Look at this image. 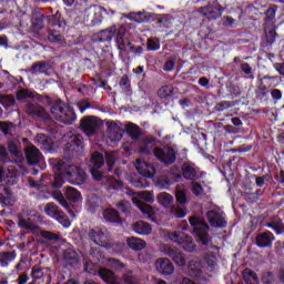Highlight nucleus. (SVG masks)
<instances>
[{
	"label": "nucleus",
	"mask_w": 284,
	"mask_h": 284,
	"mask_svg": "<svg viewBox=\"0 0 284 284\" xmlns=\"http://www.w3.org/2000/svg\"><path fill=\"white\" fill-rule=\"evenodd\" d=\"M128 246L131 250H134L135 252H139L141 250H145L148 243L145 241L139 239V237H129L126 240Z\"/></svg>",
	"instance_id": "nucleus-22"
},
{
	"label": "nucleus",
	"mask_w": 284,
	"mask_h": 284,
	"mask_svg": "<svg viewBox=\"0 0 284 284\" xmlns=\"http://www.w3.org/2000/svg\"><path fill=\"white\" fill-rule=\"evenodd\" d=\"M274 235L270 232H264L256 236V245L257 247H270L272 242L274 241Z\"/></svg>",
	"instance_id": "nucleus-19"
},
{
	"label": "nucleus",
	"mask_w": 284,
	"mask_h": 284,
	"mask_svg": "<svg viewBox=\"0 0 284 284\" xmlns=\"http://www.w3.org/2000/svg\"><path fill=\"white\" fill-rule=\"evenodd\" d=\"M132 230L135 231L136 234H140L141 236H148L152 234V226H150L149 223L140 221L135 222L132 225Z\"/></svg>",
	"instance_id": "nucleus-18"
},
{
	"label": "nucleus",
	"mask_w": 284,
	"mask_h": 284,
	"mask_svg": "<svg viewBox=\"0 0 284 284\" xmlns=\"http://www.w3.org/2000/svg\"><path fill=\"white\" fill-rule=\"evenodd\" d=\"M118 209L120 210V212H128V210H130V202L123 201L119 203Z\"/></svg>",
	"instance_id": "nucleus-61"
},
{
	"label": "nucleus",
	"mask_w": 284,
	"mask_h": 284,
	"mask_svg": "<svg viewBox=\"0 0 284 284\" xmlns=\"http://www.w3.org/2000/svg\"><path fill=\"white\" fill-rule=\"evenodd\" d=\"M171 185L172 180L165 176L160 178L156 182V187H159L160 190H168V187H170Z\"/></svg>",
	"instance_id": "nucleus-39"
},
{
	"label": "nucleus",
	"mask_w": 284,
	"mask_h": 284,
	"mask_svg": "<svg viewBox=\"0 0 284 284\" xmlns=\"http://www.w3.org/2000/svg\"><path fill=\"white\" fill-rule=\"evenodd\" d=\"M41 236L43 239H47V241H57L59 239V236H57V234L49 232V231H42Z\"/></svg>",
	"instance_id": "nucleus-58"
},
{
	"label": "nucleus",
	"mask_w": 284,
	"mask_h": 284,
	"mask_svg": "<svg viewBox=\"0 0 284 284\" xmlns=\"http://www.w3.org/2000/svg\"><path fill=\"white\" fill-rule=\"evenodd\" d=\"M48 40L51 42V43H61L63 41V38L61 37V34H59V32H51L49 36H48Z\"/></svg>",
	"instance_id": "nucleus-50"
},
{
	"label": "nucleus",
	"mask_w": 284,
	"mask_h": 284,
	"mask_svg": "<svg viewBox=\"0 0 284 284\" xmlns=\"http://www.w3.org/2000/svg\"><path fill=\"white\" fill-rule=\"evenodd\" d=\"M205 262L209 265L210 270H212L214 265H216V257L212 255L211 257H207Z\"/></svg>",
	"instance_id": "nucleus-63"
},
{
	"label": "nucleus",
	"mask_w": 284,
	"mask_h": 284,
	"mask_svg": "<svg viewBox=\"0 0 284 284\" xmlns=\"http://www.w3.org/2000/svg\"><path fill=\"white\" fill-rule=\"evenodd\" d=\"M92 12H93L92 23H93V26H98V23H101V21H103V16L105 14V9L102 7H94L92 9Z\"/></svg>",
	"instance_id": "nucleus-28"
},
{
	"label": "nucleus",
	"mask_w": 284,
	"mask_h": 284,
	"mask_svg": "<svg viewBox=\"0 0 284 284\" xmlns=\"http://www.w3.org/2000/svg\"><path fill=\"white\" fill-rule=\"evenodd\" d=\"M126 181L138 189L148 187L150 185V182H148L145 178H136L134 173L126 175Z\"/></svg>",
	"instance_id": "nucleus-20"
},
{
	"label": "nucleus",
	"mask_w": 284,
	"mask_h": 284,
	"mask_svg": "<svg viewBox=\"0 0 284 284\" xmlns=\"http://www.w3.org/2000/svg\"><path fill=\"white\" fill-rule=\"evenodd\" d=\"M36 141L37 143H40V145H43L44 148H50V145H52V140L43 133H39L36 136Z\"/></svg>",
	"instance_id": "nucleus-37"
},
{
	"label": "nucleus",
	"mask_w": 284,
	"mask_h": 284,
	"mask_svg": "<svg viewBox=\"0 0 284 284\" xmlns=\"http://www.w3.org/2000/svg\"><path fill=\"white\" fill-rule=\"evenodd\" d=\"M155 270L159 274H163L164 276H170V274H174V265L168 258H159L155 262Z\"/></svg>",
	"instance_id": "nucleus-15"
},
{
	"label": "nucleus",
	"mask_w": 284,
	"mask_h": 284,
	"mask_svg": "<svg viewBox=\"0 0 284 284\" xmlns=\"http://www.w3.org/2000/svg\"><path fill=\"white\" fill-rule=\"evenodd\" d=\"M192 192H193V194H195V196H201V194H203V186H201V184L194 182Z\"/></svg>",
	"instance_id": "nucleus-60"
},
{
	"label": "nucleus",
	"mask_w": 284,
	"mask_h": 284,
	"mask_svg": "<svg viewBox=\"0 0 284 284\" xmlns=\"http://www.w3.org/2000/svg\"><path fill=\"white\" fill-rule=\"evenodd\" d=\"M55 221L60 222L63 227H70L71 222L69 221L68 216L63 214V212H60V214L55 217Z\"/></svg>",
	"instance_id": "nucleus-45"
},
{
	"label": "nucleus",
	"mask_w": 284,
	"mask_h": 284,
	"mask_svg": "<svg viewBox=\"0 0 284 284\" xmlns=\"http://www.w3.org/2000/svg\"><path fill=\"white\" fill-rule=\"evenodd\" d=\"M262 281L264 284L274 283V273H272V272L264 273L262 276Z\"/></svg>",
	"instance_id": "nucleus-57"
},
{
	"label": "nucleus",
	"mask_w": 284,
	"mask_h": 284,
	"mask_svg": "<svg viewBox=\"0 0 284 284\" xmlns=\"http://www.w3.org/2000/svg\"><path fill=\"white\" fill-rule=\"evenodd\" d=\"M173 92H174V88L172 85L170 84L163 85L158 90V97L160 99H168V97H172Z\"/></svg>",
	"instance_id": "nucleus-33"
},
{
	"label": "nucleus",
	"mask_w": 284,
	"mask_h": 284,
	"mask_svg": "<svg viewBox=\"0 0 284 284\" xmlns=\"http://www.w3.org/2000/svg\"><path fill=\"white\" fill-rule=\"evenodd\" d=\"M125 26L114 24L108 29L102 30L99 33L100 41H112L115 37L116 48L120 52H126L128 47L125 45Z\"/></svg>",
	"instance_id": "nucleus-1"
},
{
	"label": "nucleus",
	"mask_w": 284,
	"mask_h": 284,
	"mask_svg": "<svg viewBox=\"0 0 284 284\" xmlns=\"http://www.w3.org/2000/svg\"><path fill=\"white\" fill-rule=\"evenodd\" d=\"M31 276L32 278H34V281H39V278H43V271L41 270V267L34 266L32 268Z\"/></svg>",
	"instance_id": "nucleus-51"
},
{
	"label": "nucleus",
	"mask_w": 284,
	"mask_h": 284,
	"mask_svg": "<svg viewBox=\"0 0 284 284\" xmlns=\"http://www.w3.org/2000/svg\"><path fill=\"white\" fill-rule=\"evenodd\" d=\"M243 280L246 284H258V276L250 268L243 271Z\"/></svg>",
	"instance_id": "nucleus-25"
},
{
	"label": "nucleus",
	"mask_w": 284,
	"mask_h": 284,
	"mask_svg": "<svg viewBox=\"0 0 284 284\" xmlns=\"http://www.w3.org/2000/svg\"><path fill=\"white\" fill-rule=\"evenodd\" d=\"M61 179H64V181H69V183H72L73 185H83L88 176L85 175V171L79 169V166L69 165L65 173H59L55 176L53 187H61V185H63V182H59L61 181Z\"/></svg>",
	"instance_id": "nucleus-2"
},
{
	"label": "nucleus",
	"mask_w": 284,
	"mask_h": 284,
	"mask_svg": "<svg viewBox=\"0 0 284 284\" xmlns=\"http://www.w3.org/2000/svg\"><path fill=\"white\" fill-rule=\"evenodd\" d=\"M0 103L1 105H4V108H10L14 105L16 100L12 95H0Z\"/></svg>",
	"instance_id": "nucleus-40"
},
{
	"label": "nucleus",
	"mask_w": 284,
	"mask_h": 284,
	"mask_svg": "<svg viewBox=\"0 0 284 284\" xmlns=\"http://www.w3.org/2000/svg\"><path fill=\"white\" fill-rule=\"evenodd\" d=\"M90 236H91V239L94 241V243L97 244V245H102V243H105V234H103V233H99V232H95V231H92L91 233H90Z\"/></svg>",
	"instance_id": "nucleus-38"
},
{
	"label": "nucleus",
	"mask_w": 284,
	"mask_h": 284,
	"mask_svg": "<svg viewBox=\"0 0 284 284\" xmlns=\"http://www.w3.org/2000/svg\"><path fill=\"white\" fill-rule=\"evenodd\" d=\"M19 226L24 227V230H34V223L30 220L22 219L19 221Z\"/></svg>",
	"instance_id": "nucleus-52"
},
{
	"label": "nucleus",
	"mask_w": 284,
	"mask_h": 284,
	"mask_svg": "<svg viewBox=\"0 0 284 284\" xmlns=\"http://www.w3.org/2000/svg\"><path fill=\"white\" fill-rule=\"evenodd\" d=\"M26 156L30 165H37V163L41 161V152H39V149L34 145L26 148Z\"/></svg>",
	"instance_id": "nucleus-16"
},
{
	"label": "nucleus",
	"mask_w": 284,
	"mask_h": 284,
	"mask_svg": "<svg viewBox=\"0 0 284 284\" xmlns=\"http://www.w3.org/2000/svg\"><path fill=\"white\" fill-rule=\"evenodd\" d=\"M275 70L278 71L280 74H283L284 75V64L283 63H276L274 65Z\"/></svg>",
	"instance_id": "nucleus-64"
},
{
	"label": "nucleus",
	"mask_w": 284,
	"mask_h": 284,
	"mask_svg": "<svg viewBox=\"0 0 284 284\" xmlns=\"http://www.w3.org/2000/svg\"><path fill=\"white\" fill-rule=\"evenodd\" d=\"M124 43L126 45V52L130 50V52H133V54H142L143 53V47H141V45L132 47L130 44V41H125V40H124Z\"/></svg>",
	"instance_id": "nucleus-44"
},
{
	"label": "nucleus",
	"mask_w": 284,
	"mask_h": 284,
	"mask_svg": "<svg viewBox=\"0 0 284 284\" xmlns=\"http://www.w3.org/2000/svg\"><path fill=\"white\" fill-rule=\"evenodd\" d=\"M126 132L131 135V139H133L134 141H136V139L141 136V129H139V126L134 123L126 124Z\"/></svg>",
	"instance_id": "nucleus-32"
},
{
	"label": "nucleus",
	"mask_w": 284,
	"mask_h": 284,
	"mask_svg": "<svg viewBox=\"0 0 284 284\" xmlns=\"http://www.w3.org/2000/svg\"><path fill=\"white\" fill-rule=\"evenodd\" d=\"M105 221L110 223H120L119 213L114 209H106L103 211Z\"/></svg>",
	"instance_id": "nucleus-26"
},
{
	"label": "nucleus",
	"mask_w": 284,
	"mask_h": 284,
	"mask_svg": "<svg viewBox=\"0 0 284 284\" xmlns=\"http://www.w3.org/2000/svg\"><path fill=\"white\" fill-rule=\"evenodd\" d=\"M44 212L47 216H50L51 219H57L59 214H61V211H59V207H57V204L53 202H50L45 205Z\"/></svg>",
	"instance_id": "nucleus-30"
},
{
	"label": "nucleus",
	"mask_w": 284,
	"mask_h": 284,
	"mask_svg": "<svg viewBox=\"0 0 284 284\" xmlns=\"http://www.w3.org/2000/svg\"><path fill=\"white\" fill-rule=\"evenodd\" d=\"M154 155L156 159H159V161H161V163H164L165 165H171V163L176 161V153H174V149H156L154 151Z\"/></svg>",
	"instance_id": "nucleus-11"
},
{
	"label": "nucleus",
	"mask_w": 284,
	"mask_h": 284,
	"mask_svg": "<svg viewBox=\"0 0 284 284\" xmlns=\"http://www.w3.org/2000/svg\"><path fill=\"white\" fill-rule=\"evenodd\" d=\"M81 128L87 136H92L99 128V119L94 116L83 118L81 120Z\"/></svg>",
	"instance_id": "nucleus-14"
},
{
	"label": "nucleus",
	"mask_w": 284,
	"mask_h": 284,
	"mask_svg": "<svg viewBox=\"0 0 284 284\" xmlns=\"http://www.w3.org/2000/svg\"><path fill=\"white\" fill-rule=\"evenodd\" d=\"M53 199L55 201H58V203H60V205H62V207H67L68 209V201H65V197H63V194L61 192H55L53 194Z\"/></svg>",
	"instance_id": "nucleus-49"
},
{
	"label": "nucleus",
	"mask_w": 284,
	"mask_h": 284,
	"mask_svg": "<svg viewBox=\"0 0 284 284\" xmlns=\"http://www.w3.org/2000/svg\"><path fill=\"white\" fill-rule=\"evenodd\" d=\"M99 276L100 278H102V281H104V283L108 284H134L136 283V281H134V277H132V272H129L124 275L123 280H119L116 278V276H114V273H112V271L108 270V268H101L99 271Z\"/></svg>",
	"instance_id": "nucleus-6"
},
{
	"label": "nucleus",
	"mask_w": 284,
	"mask_h": 284,
	"mask_svg": "<svg viewBox=\"0 0 284 284\" xmlns=\"http://www.w3.org/2000/svg\"><path fill=\"white\" fill-rule=\"evenodd\" d=\"M199 265L200 264H194V263H191L190 265H189V267H190V275L191 276H195L196 278H197V276H200V274H201V268H199Z\"/></svg>",
	"instance_id": "nucleus-55"
},
{
	"label": "nucleus",
	"mask_w": 284,
	"mask_h": 284,
	"mask_svg": "<svg viewBox=\"0 0 284 284\" xmlns=\"http://www.w3.org/2000/svg\"><path fill=\"white\" fill-rule=\"evenodd\" d=\"M115 161H116V152L106 153V165L109 170H112V166L114 165Z\"/></svg>",
	"instance_id": "nucleus-46"
},
{
	"label": "nucleus",
	"mask_w": 284,
	"mask_h": 284,
	"mask_svg": "<svg viewBox=\"0 0 284 284\" xmlns=\"http://www.w3.org/2000/svg\"><path fill=\"white\" fill-rule=\"evenodd\" d=\"M108 139L106 141L108 145H114L115 143H119V140L123 138V132L121 131V126L116 125V122L109 121L108 122Z\"/></svg>",
	"instance_id": "nucleus-10"
},
{
	"label": "nucleus",
	"mask_w": 284,
	"mask_h": 284,
	"mask_svg": "<svg viewBox=\"0 0 284 284\" xmlns=\"http://www.w3.org/2000/svg\"><path fill=\"white\" fill-rule=\"evenodd\" d=\"M135 169L138 170V172L144 176V179H152L155 174H156V169L154 168V165L138 159L134 163Z\"/></svg>",
	"instance_id": "nucleus-12"
},
{
	"label": "nucleus",
	"mask_w": 284,
	"mask_h": 284,
	"mask_svg": "<svg viewBox=\"0 0 284 284\" xmlns=\"http://www.w3.org/2000/svg\"><path fill=\"white\" fill-rule=\"evenodd\" d=\"M169 239L170 241H173V243L182 245V247L186 250V252H194V242H192V237L173 232L169 233Z\"/></svg>",
	"instance_id": "nucleus-8"
},
{
	"label": "nucleus",
	"mask_w": 284,
	"mask_h": 284,
	"mask_svg": "<svg viewBox=\"0 0 284 284\" xmlns=\"http://www.w3.org/2000/svg\"><path fill=\"white\" fill-rule=\"evenodd\" d=\"M91 163H92V166L90 171L94 181H101V179H103V174L97 170H99V168H103L105 163L103 155H101L99 152L93 153L91 158Z\"/></svg>",
	"instance_id": "nucleus-9"
},
{
	"label": "nucleus",
	"mask_w": 284,
	"mask_h": 284,
	"mask_svg": "<svg viewBox=\"0 0 284 284\" xmlns=\"http://www.w3.org/2000/svg\"><path fill=\"white\" fill-rule=\"evenodd\" d=\"M34 97V92L30 90H19L17 93L18 101H23V99H30Z\"/></svg>",
	"instance_id": "nucleus-42"
},
{
	"label": "nucleus",
	"mask_w": 284,
	"mask_h": 284,
	"mask_svg": "<svg viewBox=\"0 0 284 284\" xmlns=\"http://www.w3.org/2000/svg\"><path fill=\"white\" fill-rule=\"evenodd\" d=\"M169 176L172 181H179L181 179V172H179V169L172 168Z\"/></svg>",
	"instance_id": "nucleus-59"
},
{
	"label": "nucleus",
	"mask_w": 284,
	"mask_h": 284,
	"mask_svg": "<svg viewBox=\"0 0 284 284\" xmlns=\"http://www.w3.org/2000/svg\"><path fill=\"white\" fill-rule=\"evenodd\" d=\"M182 174L184 179H194L196 176V168H194V164L185 163L182 166Z\"/></svg>",
	"instance_id": "nucleus-27"
},
{
	"label": "nucleus",
	"mask_w": 284,
	"mask_h": 284,
	"mask_svg": "<svg viewBox=\"0 0 284 284\" xmlns=\"http://www.w3.org/2000/svg\"><path fill=\"white\" fill-rule=\"evenodd\" d=\"M158 201L163 207H170L174 202V197L170 193L163 192L158 195Z\"/></svg>",
	"instance_id": "nucleus-29"
},
{
	"label": "nucleus",
	"mask_w": 284,
	"mask_h": 284,
	"mask_svg": "<svg viewBox=\"0 0 284 284\" xmlns=\"http://www.w3.org/2000/svg\"><path fill=\"white\" fill-rule=\"evenodd\" d=\"M209 223L212 227H225L227 222L225 221V213L221 210H213L207 213Z\"/></svg>",
	"instance_id": "nucleus-13"
},
{
	"label": "nucleus",
	"mask_w": 284,
	"mask_h": 284,
	"mask_svg": "<svg viewBox=\"0 0 284 284\" xmlns=\"http://www.w3.org/2000/svg\"><path fill=\"white\" fill-rule=\"evenodd\" d=\"M67 199H69V201H73L74 203H79V201H81L83 197L81 196V192H79L77 189L68 187Z\"/></svg>",
	"instance_id": "nucleus-31"
},
{
	"label": "nucleus",
	"mask_w": 284,
	"mask_h": 284,
	"mask_svg": "<svg viewBox=\"0 0 284 284\" xmlns=\"http://www.w3.org/2000/svg\"><path fill=\"white\" fill-rule=\"evenodd\" d=\"M171 214L174 219H185L187 216V209L181 206H172Z\"/></svg>",
	"instance_id": "nucleus-35"
},
{
	"label": "nucleus",
	"mask_w": 284,
	"mask_h": 284,
	"mask_svg": "<svg viewBox=\"0 0 284 284\" xmlns=\"http://www.w3.org/2000/svg\"><path fill=\"white\" fill-rule=\"evenodd\" d=\"M106 265L109 267H112L113 270H121V267H125L123 263H121L119 260L109 258L106 261Z\"/></svg>",
	"instance_id": "nucleus-43"
},
{
	"label": "nucleus",
	"mask_w": 284,
	"mask_h": 284,
	"mask_svg": "<svg viewBox=\"0 0 284 284\" xmlns=\"http://www.w3.org/2000/svg\"><path fill=\"white\" fill-rule=\"evenodd\" d=\"M175 199L180 205H185V203H187V195H185V191L183 190H176Z\"/></svg>",
	"instance_id": "nucleus-41"
},
{
	"label": "nucleus",
	"mask_w": 284,
	"mask_h": 284,
	"mask_svg": "<svg viewBox=\"0 0 284 284\" xmlns=\"http://www.w3.org/2000/svg\"><path fill=\"white\" fill-rule=\"evenodd\" d=\"M13 128L14 125H12L10 122H0V130L3 132V134H10Z\"/></svg>",
	"instance_id": "nucleus-48"
},
{
	"label": "nucleus",
	"mask_w": 284,
	"mask_h": 284,
	"mask_svg": "<svg viewBox=\"0 0 284 284\" xmlns=\"http://www.w3.org/2000/svg\"><path fill=\"white\" fill-rule=\"evenodd\" d=\"M190 224L193 227L194 234L199 236L200 241L202 242V245H207L210 242V237H207V230H210V226L197 217H191Z\"/></svg>",
	"instance_id": "nucleus-7"
},
{
	"label": "nucleus",
	"mask_w": 284,
	"mask_h": 284,
	"mask_svg": "<svg viewBox=\"0 0 284 284\" xmlns=\"http://www.w3.org/2000/svg\"><path fill=\"white\" fill-rule=\"evenodd\" d=\"M27 112L32 116H40L41 119H48V113H45V109L38 104L29 103L27 104Z\"/></svg>",
	"instance_id": "nucleus-21"
},
{
	"label": "nucleus",
	"mask_w": 284,
	"mask_h": 284,
	"mask_svg": "<svg viewBox=\"0 0 284 284\" xmlns=\"http://www.w3.org/2000/svg\"><path fill=\"white\" fill-rule=\"evenodd\" d=\"M9 152L12 154V156H16L18 161H23V152L19 150V141L12 140L8 143Z\"/></svg>",
	"instance_id": "nucleus-24"
},
{
	"label": "nucleus",
	"mask_w": 284,
	"mask_h": 284,
	"mask_svg": "<svg viewBox=\"0 0 284 284\" xmlns=\"http://www.w3.org/2000/svg\"><path fill=\"white\" fill-rule=\"evenodd\" d=\"M128 19L130 21H135L136 23H145V21H150V13L145 11L131 12L128 14Z\"/></svg>",
	"instance_id": "nucleus-23"
},
{
	"label": "nucleus",
	"mask_w": 284,
	"mask_h": 284,
	"mask_svg": "<svg viewBox=\"0 0 284 284\" xmlns=\"http://www.w3.org/2000/svg\"><path fill=\"white\" fill-rule=\"evenodd\" d=\"M146 48L148 50H159L161 48V43L159 42V40H152L149 39L146 42Z\"/></svg>",
	"instance_id": "nucleus-53"
},
{
	"label": "nucleus",
	"mask_w": 284,
	"mask_h": 284,
	"mask_svg": "<svg viewBox=\"0 0 284 284\" xmlns=\"http://www.w3.org/2000/svg\"><path fill=\"white\" fill-rule=\"evenodd\" d=\"M31 72L33 74H48V64L44 62L37 63L32 67Z\"/></svg>",
	"instance_id": "nucleus-36"
},
{
	"label": "nucleus",
	"mask_w": 284,
	"mask_h": 284,
	"mask_svg": "<svg viewBox=\"0 0 284 284\" xmlns=\"http://www.w3.org/2000/svg\"><path fill=\"white\" fill-rule=\"evenodd\" d=\"M265 34H266V41L268 43H274V41H276V31L275 30L265 29Z\"/></svg>",
	"instance_id": "nucleus-56"
},
{
	"label": "nucleus",
	"mask_w": 284,
	"mask_h": 284,
	"mask_svg": "<svg viewBox=\"0 0 284 284\" xmlns=\"http://www.w3.org/2000/svg\"><path fill=\"white\" fill-rule=\"evenodd\" d=\"M132 201L134 205L139 207V210L142 212V214H145L149 216V219L152 220V216H154V209L152 206L145 204V203H154V194L150 191H142L139 193H135L132 197ZM143 201L145 203H143Z\"/></svg>",
	"instance_id": "nucleus-4"
},
{
	"label": "nucleus",
	"mask_w": 284,
	"mask_h": 284,
	"mask_svg": "<svg viewBox=\"0 0 284 284\" xmlns=\"http://www.w3.org/2000/svg\"><path fill=\"white\" fill-rule=\"evenodd\" d=\"M108 183H109L110 187H112L113 190H123V182L122 181L114 180V178H110L108 180Z\"/></svg>",
	"instance_id": "nucleus-47"
},
{
	"label": "nucleus",
	"mask_w": 284,
	"mask_h": 284,
	"mask_svg": "<svg viewBox=\"0 0 284 284\" xmlns=\"http://www.w3.org/2000/svg\"><path fill=\"white\" fill-rule=\"evenodd\" d=\"M158 150L156 148H154V140L150 139L148 141H145L140 149V152L142 154H150L151 152L154 153V151Z\"/></svg>",
	"instance_id": "nucleus-34"
},
{
	"label": "nucleus",
	"mask_w": 284,
	"mask_h": 284,
	"mask_svg": "<svg viewBox=\"0 0 284 284\" xmlns=\"http://www.w3.org/2000/svg\"><path fill=\"white\" fill-rule=\"evenodd\" d=\"M174 64H175L174 60L166 61L164 64L165 72H172V70H174Z\"/></svg>",
	"instance_id": "nucleus-62"
},
{
	"label": "nucleus",
	"mask_w": 284,
	"mask_h": 284,
	"mask_svg": "<svg viewBox=\"0 0 284 284\" xmlns=\"http://www.w3.org/2000/svg\"><path fill=\"white\" fill-rule=\"evenodd\" d=\"M12 258H14V256H12L11 253H3L0 256V264L2 265V267H8V263L6 261H12Z\"/></svg>",
	"instance_id": "nucleus-54"
},
{
	"label": "nucleus",
	"mask_w": 284,
	"mask_h": 284,
	"mask_svg": "<svg viewBox=\"0 0 284 284\" xmlns=\"http://www.w3.org/2000/svg\"><path fill=\"white\" fill-rule=\"evenodd\" d=\"M199 12L207 17V19H219L223 14V9L221 7H204L199 9Z\"/></svg>",
	"instance_id": "nucleus-17"
},
{
	"label": "nucleus",
	"mask_w": 284,
	"mask_h": 284,
	"mask_svg": "<svg viewBox=\"0 0 284 284\" xmlns=\"http://www.w3.org/2000/svg\"><path fill=\"white\" fill-rule=\"evenodd\" d=\"M8 156V151L6 150V146H0V159L3 160ZM19 176V170H17V166L9 165V164H0V183H8L7 179H14Z\"/></svg>",
	"instance_id": "nucleus-5"
},
{
	"label": "nucleus",
	"mask_w": 284,
	"mask_h": 284,
	"mask_svg": "<svg viewBox=\"0 0 284 284\" xmlns=\"http://www.w3.org/2000/svg\"><path fill=\"white\" fill-rule=\"evenodd\" d=\"M51 114L57 119V121H61V123H65L70 125L77 121V114L74 110L63 102H58L51 106Z\"/></svg>",
	"instance_id": "nucleus-3"
}]
</instances>
